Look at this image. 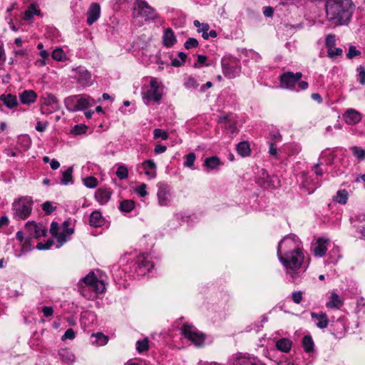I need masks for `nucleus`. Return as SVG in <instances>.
Instances as JSON below:
<instances>
[{
  "instance_id": "f8f14e48",
  "label": "nucleus",
  "mask_w": 365,
  "mask_h": 365,
  "mask_svg": "<svg viewBox=\"0 0 365 365\" xmlns=\"http://www.w3.org/2000/svg\"><path fill=\"white\" fill-rule=\"evenodd\" d=\"M301 72H286L281 75L279 78L280 87L284 89L294 90L297 83L302 78Z\"/></svg>"
},
{
  "instance_id": "1a4fd4ad",
  "label": "nucleus",
  "mask_w": 365,
  "mask_h": 365,
  "mask_svg": "<svg viewBox=\"0 0 365 365\" xmlns=\"http://www.w3.org/2000/svg\"><path fill=\"white\" fill-rule=\"evenodd\" d=\"M143 100L147 105L151 102L158 103L161 98L162 93L159 90V86L155 80L150 82L149 87L142 92Z\"/></svg>"
},
{
  "instance_id": "864d4df0",
  "label": "nucleus",
  "mask_w": 365,
  "mask_h": 365,
  "mask_svg": "<svg viewBox=\"0 0 365 365\" xmlns=\"http://www.w3.org/2000/svg\"><path fill=\"white\" fill-rule=\"evenodd\" d=\"M83 184L88 188H95L98 185V180L95 177L90 176L84 178Z\"/></svg>"
},
{
  "instance_id": "58836bf2",
  "label": "nucleus",
  "mask_w": 365,
  "mask_h": 365,
  "mask_svg": "<svg viewBox=\"0 0 365 365\" xmlns=\"http://www.w3.org/2000/svg\"><path fill=\"white\" fill-rule=\"evenodd\" d=\"M40 10H38L34 4H31L28 9L25 11L23 19L24 20L31 19L34 15H38Z\"/></svg>"
},
{
  "instance_id": "6ab92c4d",
  "label": "nucleus",
  "mask_w": 365,
  "mask_h": 365,
  "mask_svg": "<svg viewBox=\"0 0 365 365\" xmlns=\"http://www.w3.org/2000/svg\"><path fill=\"white\" fill-rule=\"evenodd\" d=\"M343 118L348 125H356L362 118V115L354 108L347 109L343 114Z\"/></svg>"
},
{
  "instance_id": "72a5a7b5",
  "label": "nucleus",
  "mask_w": 365,
  "mask_h": 365,
  "mask_svg": "<svg viewBox=\"0 0 365 365\" xmlns=\"http://www.w3.org/2000/svg\"><path fill=\"white\" fill-rule=\"evenodd\" d=\"M73 168L69 167L65 170L61 171V184L67 185L69 183H73Z\"/></svg>"
},
{
  "instance_id": "f03ea898",
  "label": "nucleus",
  "mask_w": 365,
  "mask_h": 365,
  "mask_svg": "<svg viewBox=\"0 0 365 365\" xmlns=\"http://www.w3.org/2000/svg\"><path fill=\"white\" fill-rule=\"evenodd\" d=\"M324 7L326 19L334 26L349 25L355 11L352 0H327Z\"/></svg>"
},
{
  "instance_id": "4c0bfd02",
  "label": "nucleus",
  "mask_w": 365,
  "mask_h": 365,
  "mask_svg": "<svg viewBox=\"0 0 365 365\" xmlns=\"http://www.w3.org/2000/svg\"><path fill=\"white\" fill-rule=\"evenodd\" d=\"M58 355L62 361L70 363L73 362L75 359V356L68 349H63L58 351Z\"/></svg>"
},
{
  "instance_id": "9b49d317",
  "label": "nucleus",
  "mask_w": 365,
  "mask_h": 365,
  "mask_svg": "<svg viewBox=\"0 0 365 365\" xmlns=\"http://www.w3.org/2000/svg\"><path fill=\"white\" fill-rule=\"evenodd\" d=\"M336 38L335 34H329L325 36L324 45L327 50V56L331 60H335L343 54L342 48L336 47Z\"/></svg>"
},
{
  "instance_id": "052dcab7",
  "label": "nucleus",
  "mask_w": 365,
  "mask_h": 365,
  "mask_svg": "<svg viewBox=\"0 0 365 365\" xmlns=\"http://www.w3.org/2000/svg\"><path fill=\"white\" fill-rule=\"evenodd\" d=\"M53 245V241L48 240L46 243L38 242L36 245V248L39 250H46L50 249Z\"/></svg>"
},
{
  "instance_id": "e2e57ef3",
  "label": "nucleus",
  "mask_w": 365,
  "mask_h": 365,
  "mask_svg": "<svg viewBox=\"0 0 365 365\" xmlns=\"http://www.w3.org/2000/svg\"><path fill=\"white\" fill-rule=\"evenodd\" d=\"M42 209L46 214L49 215L55 210V207L52 205L51 202L46 201L43 203Z\"/></svg>"
},
{
  "instance_id": "f704fd0d",
  "label": "nucleus",
  "mask_w": 365,
  "mask_h": 365,
  "mask_svg": "<svg viewBox=\"0 0 365 365\" xmlns=\"http://www.w3.org/2000/svg\"><path fill=\"white\" fill-rule=\"evenodd\" d=\"M43 104L51 106L53 110L58 108V101L56 96L51 93H46L43 96Z\"/></svg>"
},
{
  "instance_id": "2eb2a0df",
  "label": "nucleus",
  "mask_w": 365,
  "mask_h": 365,
  "mask_svg": "<svg viewBox=\"0 0 365 365\" xmlns=\"http://www.w3.org/2000/svg\"><path fill=\"white\" fill-rule=\"evenodd\" d=\"M69 222L64 221L62 225L61 231L54 237L56 240V247L60 248L68 240L70 236L74 232L73 227H68Z\"/></svg>"
},
{
  "instance_id": "9d476101",
  "label": "nucleus",
  "mask_w": 365,
  "mask_h": 365,
  "mask_svg": "<svg viewBox=\"0 0 365 365\" xmlns=\"http://www.w3.org/2000/svg\"><path fill=\"white\" fill-rule=\"evenodd\" d=\"M257 184L264 188L275 189L280 186V180L277 176L269 175L265 169L258 173Z\"/></svg>"
},
{
  "instance_id": "ea45409f",
  "label": "nucleus",
  "mask_w": 365,
  "mask_h": 365,
  "mask_svg": "<svg viewBox=\"0 0 365 365\" xmlns=\"http://www.w3.org/2000/svg\"><path fill=\"white\" fill-rule=\"evenodd\" d=\"M219 123H225V128L230 134L233 135L237 133V127L235 122L228 120L227 118L225 117L220 118Z\"/></svg>"
},
{
  "instance_id": "bb28decb",
  "label": "nucleus",
  "mask_w": 365,
  "mask_h": 365,
  "mask_svg": "<svg viewBox=\"0 0 365 365\" xmlns=\"http://www.w3.org/2000/svg\"><path fill=\"white\" fill-rule=\"evenodd\" d=\"M344 304V299L335 292H331L329 300L327 302L326 306L330 309H340Z\"/></svg>"
},
{
  "instance_id": "49530a36",
  "label": "nucleus",
  "mask_w": 365,
  "mask_h": 365,
  "mask_svg": "<svg viewBox=\"0 0 365 365\" xmlns=\"http://www.w3.org/2000/svg\"><path fill=\"white\" fill-rule=\"evenodd\" d=\"M194 26L197 28V31L199 33H202V36L205 34L207 31L210 29V26L207 24L205 23H200L198 20L194 21Z\"/></svg>"
},
{
  "instance_id": "79ce46f5",
  "label": "nucleus",
  "mask_w": 365,
  "mask_h": 365,
  "mask_svg": "<svg viewBox=\"0 0 365 365\" xmlns=\"http://www.w3.org/2000/svg\"><path fill=\"white\" fill-rule=\"evenodd\" d=\"M304 350L309 353L314 350V341L311 336H305L302 341Z\"/></svg>"
},
{
  "instance_id": "5701e85b",
  "label": "nucleus",
  "mask_w": 365,
  "mask_h": 365,
  "mask_svg": "<svg viewBox=\"0 0 365 365\" xmlns=\"http://www.w3.org/2000/svg\"><path fill=\"white\" fill-rule=\"evenodd\" d=\"M19 99L22 104L30 106L37 100V93L33 90H24L19 93Z\"/></svg>"
},
{
  "instance_id": "c9c22d12",
  "label": "nucleus",
  "mask_w": 365,
  "mask_h": 365,
  "mask_svg": "<svg viewBox=\"0 0 365 365\" xmlns=\"http://www.w3.org/2000/svg\"><path fill=\"white\" fill-rule=\"evenodd\" d=\"M292 346V341L286 338L281 339L276 342V347L283 352H288Z\"/></svg>"
},
{
  "instance_id": "69168bd1",
  "label": "nucleus",
  "mask_w": 365,
  "mask_h": 365,
  "mask_svg": "<svg viewBox=\"0 0 365 365\" xmlns=\"http://www.w3.org/2000/svg\"><path fill=\"white\" fill-rule=\"evenodd\" d=\"M60 227L56 222H52L50 227V232L53 237H55L59 232Z\"/></svg>"
},
{
  "instance_id": "dca6fc26",
  "label": "nucleus",
  "mask_w": 365,
  "mask_h": 365,
  "mask_svg": "<svg viewBox=\"0 0 365 365\" xmlns=\"http://www.w3.org/2000/svg\"><path fill=\"white\" fill-rule=\"evenodd\" d=\"M74 78L83 86H88L91 82V75L88 70L83 66H78L75 70Z\"/></svg>"
},
{
  "instance_id": "603ef678",
  "label": "nucleus",
  "mask_w": 365,
  "mask_h": 365,
  "mask_svg": "<svg viewBox=\"0 0 365 365\" xmlns=\"http://www.w3.org/2000/svg\"><path fill=\"white\" fill-rule=\"evenodd\" d=\"M169 137V134L167 131L160 128H155L153 130L154 139L161 138L162 140H167Z\"/></svg>"
},
{
  "instance_id": "4be33fe9",
  "label": "nucleus",
  "mask_w": 365,
  "mask_h": 365,
  "mask_svg": "<svg viewBox=\"0 0 365 365\" xmlns=\"http://www.w3.org/2000/svg\"><path fill=\"white\" fill-rule=\"evenodd\" d=\"M112 190L110 188L100 187L95 192V198L101 205H106L110 199Z\"/></svg>"
},
{
  "instance_id": "6e6d98bb",
  "label": "nucleus",
  "mask_w": 365,
  "mask_h": 365,
  "mask_svg": "<svg viewBox=\"0 0 365 365\" xmlns=\"http://www.w3.org/2000/svg\"><path fill=\"white\" fill-rule=\"evenodd\" d=\"M195 154L194 153H190L185 155V160L184 162V166L187 168H192L194 165L195 161Z\"/></svg>"
},
{
  "instance_id": "20e7f679",
  "label": "nucleus",
  "mask_w": 365,
  "mask_h": 365,
  "mask_svg": "<svg viewBox=\"0 0 365 365\" xmlns=\"http://www.w3.org/2000/svg\"><path fill=\"white\" fill-rule=\"evenodd\" d=\"M33 201L30 197H22L13 203L14 217L17 220L27 218L32 210Z\"/></svg>"
},
{
  "instance_id": "7ed1b4c3",
  "label": "nucleus",
  "mask_w": 365,
  "mask_h": 365,
  "mask_svg": "<svg viewBox=\"0 0 365 365\" xmlns=\"http://www.w3.org/2000/svg\"><path fill=\"white\" fill-rule=\"evenodd\" d=\"M80 294L87 299L93 300L99 294L106 290L103 280L98 279L93 272H91L78 283Z\"/></svg>"
},
{
  "instance_id": "a211bd4d",
  "label": "nucleus",
  "mask_w": 365,
  "mask_h": 365,
  "mask_svg": "<svg viewBox=\"0 0 365 365\" xmlns=\"http://www.w3.org/2000/svg\"><path fill=\"white\" fill-rule=\"evenodd\" d=\"M153 267L154 265L149 259L148 256H143L138 260L136 272L138 275H145L147 272H150Z\"/></svg>"
},
{
  "instance_id": "f257e3e1",
  "label": "nucleus",
  "mask_w": 365,
  "mask_h": 365,
  "mask_svg": "<svg viewBox=\"0 0 365 365\" xmlns=\"http://www.w3.org/2000/svg\"><path fill=\"white\" fill-rule=\"evenodd\" d=\"M277 254L285 269L286 275L292 281L299 278L308 267L301 241L294 234L288 235L280 240Z\"/></svg>"
},
{
  "instance_id": "3c124183",
  "label": "nucleus",
  "mask_w": 365,
  "mask_h": 365,
  "mask_svg": "<svg viewBox=\"0 0 365 365\" xmlns=\"http://www.w3.org/2000/svg\"><path fill=\"white\" fill-rule=\"evenodd\" d=\"M31 239L29 237L25 239V240L21 243V253L16 255L18 257H21V255L31 250Z\"/></svg>"
},
{
  "instance_id": "a878e982",
  "label": "nucleus",
  "mask_w": 365,
  "mask_h": 365,
  "mask_svg": "<svg viewBox=\"0 0 365 365\" xmlns=\"http://www.w3.org/2000/svg\"><path fill=\"white\" fill-rule=\"evenodd\" d=\"M233 365H267L256 357L240 356L235 359Z\"/></svg>"
},
{
  "instance_id": "338daca9",
  "label": "nucleus",
  "mask_w": 365,
  "mask_h": 365,
  "mask_svg": "<svg viewBox=\"0 0 365 365\" xmlns=\"http://www.w3.org/2000/svg\"><path fill=\"white\" fill-rule=\"evenodd\" d=\"M357 71H359V83L361 85H364L365 84V68H364V67L360 66L357 68Z\"/></svg>"
},
{
  "instance_id": "a19ab883",
  "label": "nucleus",
  "mask_w": 365,
  "mask_h": 365,
  "mask_svg": "<svg viewBox=\"0 0 365 365\" xmlns=\"http://www.w3.org/2000/svg\"><path fill=\"white\" fill-rule=\"evenodd\" d=\"M120 210L124 212H129L135 207V202L131 200H123L120 204Z\"/></svg>"
},
{
  "instance_id": "0e129e2a",
  "label": "nucleus",
  "mask_w": 365,
  "mask_h": 365,
  "mask_svg": "<svg viewBox=\"0 0 365 365\" xmlns=\"http://www.w3.org/2000/svg\"><path fill=\"white\" fill-rule=\"evenodd\" d=\"M269 154L277 158L278 149L274 142H269Z\"/></svg>"
},
{
  "instance_id": "2f4dec72",
  "label": "nucleus",
  "mask_w": 365,
  "mask_h": 365,
  "mask_svg": "<svg viewBox=\"0 0 365 365\" xmlns=\"http://www.w3.org/2000/svg\"><path fill=\"white\" fill-rule=\"evenodd\" d=\"M221 165L220 158L217 156L206 158L203 166L205 167L207 171L217 168Z\"/></svg>"
},
{
  "instance_id": "aec40b11",
  "label": "nucleus",
  "mask_w": 365,
  "mask_h": 365,
  "mask_svg": "<svg viewBox=\"0 0 365 365\" xmlns=\"http://www.w3.org/2000/svg\"><path fill=\"white\" fill-rule=\"evenodd\" d=\"M101 6L98 3H92L87 11V24L91 26L95 23L100 17Z\"/></svg>"
},
{
  "instance_id": "c03bdc74",
  "label": "nucleus",
  "mask_w": 365,
  "mask_h": 365,
  "mask_svg": "<svg viewBox=\"0 0 365 365\" xmlns=\"http://www.w3.org/2000/svg\"><path fill=\"white\" fill-rule=\"evenodd\" d=\"M52 58L58 61H63L66 58V55L63 51V49L60 48H57L54 49L52 52Z\"/></svg>"
},
{
  "instance_id": "7c9ffc66",
  "label": "nucleus",
  "mask_w": 365,
  "mask_h": 365,
  "mask_svg": "<svg viewBox=\"0 0 365 365\" xmlns=\"http://www.w3.org/2000/svg\"><path fill=\"white\" fill-rule=\"evenodd\" d=\"M104 219L98 211L93 212L90 215L89 224L91 226L98 227L103 225Z\"/></svg>"
},
{
  "instance_id": "423d86ee",
  "label": "nucleus",
  "mask_w": 365,
  "mask_h": 365,
  "mask_svg": "<svg viewBox=\"0 0 365 365\" xmlns=\"http://www.w3.org/2000/svg\"><path fill=\"white\" fill-rule=\"evenodd\" d=\"M222 68L224 76L230 79L239 76L241 73V64L239 59L234 57L223 58Z\"/></svg>"
},
{
  "instance_id": "774afa93",
  "label": "nucleus",
  "mask_w": 365,
  "mask_h": 365,
  "mask_svg": "<svg viewBox=\"0 0 365 365\" xmlns=\"http://www.w3.org/2000/svg\"><path fill=\"white\" fill-rule=\"evenodd\" d=\"M270 137L271 139L269 142H274V143H277L282 140V135L279 131H272L270 133Z\"/></svg>"
},
{
  "instance_id": "bf43d9fd",
  "label": "nucleus",
  "mask_w": 365,
  "mask_h": 365,
  "mask_svg": "<svg viewBox=\"0 0 365 365\" xmlns=\"http://www.w3.org/2000/svg\"><path fill=\"white\" fill-rule=\"evenodd\" d=\"M198 41L195 38H189L185 43L184 46L186 49L196 48L198 46Z\"/></svg>"
},
{
  "instance_id": "f3484780",
  "label": "nucleus",
  "mask_w": 365,
  "mask_h": 365,
  "mask_svg": "<svg viewBox=\"0 0 365 365\" xmlns=\"http://www.w3.org/2000/svg\"><path fill=\"white\" fill-rule=\"evenodd\" d=\"M158 198L159 204L161 206H165L168 205L170 197V188L168 185L163 182L158 184Z\"/></svg>"
},
{
  "instance_id": "13d9d810",
  "label": "nucleus",
  "mask_w": 365,
  "mask_h": 365,
  "mask_svg": "<svg viewBox=\"0 0 365 365\" xmlns=\"http://www.w3.org/2000/svg\"><path fill=\"white\" fill-rule=\"evenodd\" d=\"M361 55V52L356 48L354 46H350L349 48V51L346 54V57L349 59H351L356 56H359Z\"/></svg>"
},
{
  "instance_id": "8fccbe9b",
  "label": "nucleus",
  "mask_w": 365,
  "mask_h": 365,
  "mask_svg": "<svg viewBox=\"0 0 365 365\" xmlns=\"http://www.w3.org/2000/svg\"><path fill=\"white\" fill-rule=\"evenodd\" d=\"M87 130V126L84 124H78L74 125L71 130V133L75 135H81L86 133Z\"/></svg>"
},
{
  "instance_id": "e433bc0d",
  "label": "nucleus",
  "mask_w": 365,
  "mask_h": 365,
  "mask_svg": "<svg viewBox=\"0 0 365 365\" xmlns=\"http://www.w3.org/2000/svg\"><path fill=\"white\" fill-rule=\"evenodd\" d=\"M348 196L349 193L345 189L339 190L336 192V195L333 197V200L334 202L344 205L347 202Z\"/></svg>"
},
{
  "instance_id": "09e8293b",
  "label": "nucleus",
  "mask_w": 365,
  "mask_h": 365,
  "mask_svg": "<svg viewBox=\"0 0 365 365\" xmlns=\"http://www.w3.org/2000/svg\"><path fill=\"white\" fill-rule=\"evenodd\" d=\"M184 86L187 89H195L199 85L195 78L189 76L185 80Z\"/></svg>"
},
{
  "instance_id": "6e6552de",
  "label": "nucleus",
  "mask_w": 365,
  "mask_h": 365,
  "mask_svg": "<svg viewBox=\"0 0 365 365\" xmlns=\"http://www.w3.org/2000/svg\"><path fill=\"white\" fill-rule=\"evenodd\" d=\"M134 9L137 11L138 15L143 17L146 21L155 20L158 18L155 9L145 0H136Z\"/></svg>"
},
{
  "instance_id": "393cba45",
  "label": "nucleus",
  "mask_w": 365,
  "mask_h": 365,
  "mask_svg": "<svg viewBox=\"0 0 365 365\" xmlns=\"http://www.w3.org/2000/svg\"><path fill=\"white\" fill-rule=\"evenodd\" d=\"M177 42L176 36L172 29L168 28L164 30L163 35V44L167 48L173 46Z\"/></svg>"
},
{
  "instance_id": "39448f33",
  "label": "nucleus",
  "mask_w": 365,
  "mask_h": 365,
  "mask_svg": "<svg viewBox=\"0 0 365 365\" xmlns=\"http://www.w3.org/2000/svg\"><path fill=\"white\" fill-rule=\"evenodd\" d=\"M94 99L87 95L73 96L65 99V105L71 111H78L92 106Z\"/></svg>"
},
{
  "instance_id": "0eeeda50",
  "label": "nucleus",
  "mask_w": 365,
  "mask_h": 365,
  "mask_svg": "<svg viewBox=\"0 0 365 365\" xmlns=\"http://www.w3.org/2000/svg\"><path fill=\"white\" fill-rule=\"evenodd\" d=\"M180 330L184 337L196 346H201L204 344L205 340V334L198 331L194 326L186 323L182 326Z\"/></svg>"
},
{
  "instance_id": "412c9836",
  "label": "nucleus",
  "mask_w": 365,
  "mask_h": 365,
  "mask_svg": "<svg viewBox=\"0 0 365 365\" xmlns=\"http://www.w3.org/2000/svg\"><path fill=\"white\" fill-rule=\"evenodd\" d=\"M328 240L324 237L319 238L317 242L312 244V251L316 257H323L327 251V243L328 242Z\"/></svg>"
},
{
  "instance_id": "ddd939ff",
  "label": "nucleus",
  "mask_w": 365,
  "mask_h": 365,
  "mask_svg": "<svg viewBox=\"0 0 365 365\" xmlns=\"http://www.w3.org/2000/svg\"><path fill=\"white\" fill-rule=\"evenodd\" d=\"M25 230L29 235V238L38 239L45 236L47 232L46 228L41 223H36L34 221H29L25 225Z\"/></svg>"
},
{
  "instance_id": "5fc2aeb1",
  "label": "nucleus",
  "mask_w": 365,
  "mask_h": 365,
  "mask_svg": "<svg viewBox=\"0 0 365 365\" xmlns=\"http://www.w3.org/2000/svg\"><path fill=\"white\" fill-rule=\"evenodd\" d=\"M149 347V342L147 339H144L141 341H138L136 343V349L138 352L141 353L147 351Z\"/></svg>"
},
{
  "instance_id": "de8ad7c7",
  "label": "nucleus",
  "mask_w": 365,
  "mask_h": 365,
  "mask_svg": "<svg viewBox=\"0 0 365 365\" xmlns=\"http://www.w3.org/2000/svg\"><path fill=\"white\" fill-rule=\"evenodd\" d=\"M92 336H93L96 339V340L94 343H96V344H98L99 346H103L108 343V337L106 336H105L101 332L93 334Z\"/></svg>"
},
{
  "instance_id": "a18cd8bd",
  "label": "nucleus",
  "mask_w": 365,
  "mask_h": 365,
  "mask_svg": "<svg viewBox=\"0 0 365 365\" xmlns=\"http://www.w3.org/2000/svg\"><path fill=\"white\" fill-rule=\"evenodd\" d=\"M353 155L360 161L365 160V150L360 147L353 146L351 148Z\"/></svg>"
},
{
  "instance_id": "37998d69",
  "label": "nucleus",
  "mask_w": 365,
  "mask_h": 365,
  "mask_svg": "<svg viewBox=\"0 0 365 365\" xmlns=\"http://www.w3.org/2000/svg\"><path fill=\"white\" fill-rule=\"evenodd\" d=\"M115 174L120 180H125L128 176V169L125 165H120L116 170Z\"/></svg>"
},
{
  "instance_id": "4468645a",
  "label": "nucleus",
  "mask_w": 365,
  "mask_h": 365,
  "mask_svg": "<svg viewBox=\"0 0 365 365\" xmlns=\"http://www.w3.org/2000/svg\"><path fill=\"white\" fill-rule=\"evenodd\" d=\"M329 330L335 338L341 339L345 336L347 331L345 319L339 318L331 322Z\"/></svg>"
},
{
  "instance_id": "473e14b6",
  "label": "nucleus",
  "mask_w": 365,
  "mask_h": 365,
  "mask_svg": "<svg viewBox=\"0 0 365 365\" xmlns=\"http://www.w3.org/2000/svg\"><path fill=\"white\" fill-rule=\"evenodd\" d=\"M237 153L242 157H247L251 154L250 143L247 141L240 142L236 147Z\"/></svg>"
},
{
  "instance_id": "c85d7f7f",
  "label": "nucleus",
  "mask_w": 365,
  "mask_h": 365,
  "mask_svg": "<svg viewBox=\"0 0 365 365\" xmlns=\"http://www.w3.org/2000/svg\"><path fill=\"white\" fill-rule=\"evenodd\" d=\"M312 318L317 327L319 329H324L327 327L329 324L328 317L324 313H312Z\"/></svg>"
},
{
  "instance_id": "680f3d73",
  "label": "nucleus",
  "mask_w": 365,
  "mask_h": 365,
  "mask_svg": "<svg viewBox=\"0 0 365 365\" xmlns=\"http://www.w3.org/2000/svg\"><path fill=\"white\" fill-rule=\"evenodd\" d=\"M356 310L358 313H365V299L360 297L356 301Z\"/></svg>"
},
{
  "instance_id": "c756f323",
  "label": "nucleus",
  "mask_w": 365,
  "mask_h": 365,
  "mask_svg": "<svg viewBox=\"0 0 365 365\" xmlns=\"http://www.w3.org/2000/svg\"><path fill=\"white\" fill-rule=\"evenodd\" d=\"M0 101L9 109L17 107L19 104L17 97L11 93L1 95Z\"/></svg>"
},
{
  "instance_id": "b1692460",
  "label": "nucleus",
  "mask_w": 365,
  "mask_h": 365,
  "mask_svg": "<svg viewBox=\"0 0 365 365\" xmlns=\"http://www.w3.org/2000/svg\"><path fill=\"white\" fill-rule=\"evenodd\" d=\"M142 167L148 179H153L157 175V165L153 160H146L142 163Z\"/></svg>"
},
{
  "instance_id": "cd10ccee",
  "label": "nucleus",
  "mask_w": 365,
  "mask_h": 365,
  "mask_svg": "<svg viewBox=\"0 0 365 365\" xmlns=\"http://www.w3.org/2000/svg\"><path fill=\"white\" fill-rule=\"evenodd\" d=\"M355 230V237L365 240V219H357L353 222Z\"/></svg>"
},
{
  "instance_id": "4d7b16f0",
  "label": "nucleus",
  "mask_w": 365,
  "mask_h": 365,
  "mask_svg": "<svg viewBox=\"0 0 365 365\" xmlns=\"http://www.w3.org/2000/svg\"><path fill=\"white\" fill-rule=\"evenodd\" d=\"M135 192L141 197H144L148 195L147 185L145 183L140 184L139 186L135 187Z\"/></svg>"
}]
</instances>
